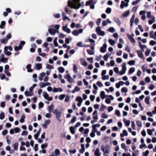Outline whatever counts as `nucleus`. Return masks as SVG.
<instances>
[{"instance_id": "f257e3e1", "label": "nucleus", "mask_w": 156, "mask_h": 156, "mask_svg": "<svg viewBox=\"0 0 156 156\" xmlns=\"http://www.w3.org/2000/svg\"><path fill=\"white\" fill-rule=\"evenodd\" d=\"M81 0H69V6L71 8L78 9L81 6L80 2Z\"/></svg>"}, {"instance_id": "f03ea898", "label": "nucleus", "mask_w": 156, "mask_h": 156, "mask_svg": "<svg viewBox=\"0 0 156 156\" xmlns=\"http://www.w3.org/2000/svg\"><path fill=\"white\" fill-rule=\"evenodd\" d=\"M38 79L40 81L43 80L44 82H47L48 80V77L46 76L45 73L42 72L38 76Z\"/></svg>"}, {"instance_id": "7ed1b4c3", "label": "nucleus", "mask_w": 156, "mask_h": 156, "mask_svg": "<svg viewBox=\"0 0 156 156\" xmlns=\"http://www.w3.org/2000/svg\"><path fill=\"white\" fill-rule=\"evenodd\" d=\"M101 150L103 152V155L105 154H109L110 152V146L107 145L104 146V145H102L101 146Z\"/></svg>"}, {"instance_id": "20e7f679", "label": "nucleus", "mask_w": 156, "mask_h": 156, "mask_svg": "<svg viewBox=\"0 0 156 156\" xmlns=\"http://www.w3.org/2000/svg\"><path fill=\"white\" fill-rule=\"evenodd\" d=\"M53 113L55 115L57 119L60 122H62L61 120L60 119L62 112L58 111L57 109H55L53 111Z\"/></svg>"}, {"instance_id": "39448f33", "label": "nucleus", "mask_w": 156, "mask_h": 156, "mask_svg": "<svg viewBox=\"0 0 156 156\" xmlns=\"http://www.w3.org/2000/svg\"><path fill=\"white\" fill-rule=\"evenodd\" d=\"M126 62H123V64L122 65V69L121 72H119V74L120 75H122L125 74L126 71V70L127 68L126 67Z\"/></svg>"}, {"instance_id": "423d86ee", "label": "nucleus", "mask_w": 156, "mask_h": 156, "mask_svg": "<svg viewBox=\"0 0 156 156\" xmlns=\"http://www.w3.org/2000/svg\"><path fill=\"white\" fill-rule=\"evenodd\" d=\"M96 31L97 34L100 36H104L105 34V32L101 30V28L99 26L96 28Z\"/></svg>"}, {"instance_id": "0eeeda50", "label": "nucleus", "mask_w": 156, "mask_h": 156, "mask_svg": "<svg viewBox=\"0 0 156 156\" xmlns=\"http://www.w3.org/2000/svg\"><path fill=\"white\" fill-rule=\"evenodd\" d=\"M25 42L24 41H21L20 42V44L18 46H16L14 48V50L16 51H18L19 50H21L22 48V45H24Z\"/></svg>"}, {"instance_id": "6e6552de", "label": "nucleus", "mask_w": 156, "mask_h": 156, "mask_svg": "<svg viewBox=\"0 0 156 156\" xmlns=\"http://www.w3.org/2000/svg\"><path fill=\"white\" fill-rule=\"evenodd\" d=\"M45 83L41 82L39 84V86L40 88H44L46 86H50L51 83L49 82H46Z\"/></svg>"}, {"instance_id": "1a4fd4ad", "label": "nucleus", "mask_w": 156, "mask_h": 156, "mask_svg": "<svg viewBox=\"0 0 156 156\" xmlns=\"http://www.w3.org/2000/svg\"><path fill=\"white\" fill-rule=\"evenodd\" d=\"M65 78L70 83H73L74 82V80L69 74L66 75L65 76Z\"/></svg>"}, {"instance_id": "9d476101", "label": "nucleus", "mask_w": 156, "mask_h": 156, "mask_svg": "<svg viewBox=\"0 0 156 156\" xmlns=\"http://www.w3.org/2000/svg\"><path fill=\"white\" fill-rule=\"evenodd\" d=\"M43 95L45 99L48 100V101H51L52 100V98L49 97L48 94L45 92H43Z\"/></svg>"}, {"instance_id": "9b49d317", "label": "nucleus", "mask_w": 156, "mask_h": 156, "mask_svg": "<svg viewBox=\"0 0 156 156\" xmlns=\"http://www.w3.org/2000/svg\"><path fill=\"white\" fill-rule=\"evenodd\" d=\"M51 122L50 120L47 119L45 121L44 124H42L41 125L43 126V128L45 129L47 128L48 125Z\"/></svg>"}, {"instance_id": "f8f14e48", "label": "nucleus", "mask_w": 156, "mask_h": 156, "mask_svg": "<svg viewBox=\"0 0 156 156\" xmlns=\"http://www.w3.org/2000/svg\"><path fill=\"white\" fill-rule=\"evenodd\" d=\"M107 45L106 44H104L103 46L101 48L100 51L102 53L106 52L107 48Z\"/></svg>"}, {"instance_id": "ddd939ff", "label": "nucleus", "mask_w": 156, "mask_h": 156, "mask_svg": "<svg viewBox=\"0 0 156 156\" xmlns=\"http://www.w3.org/2000/svg\"><path fill=\"white\" fill-rule=\"evenodd\" d=\"M63 91V89L61 87L54 88L52 89V92L54 93H56L58 92H62Z\"/></svg>"}, {"instance_id": "4468645a", "label": "nucleus", "mask_w": 156, "mask_h": 156, "mask_svg": "<svg viewBox=\"0 0 156 156\" xmlns=\"http://www.w3.org/2000/svg\"><path fill=\"white\" fill-rule=\"evenodd\" d=\"M63 30L66 32L67 33L69 34L71 33L70 29L67 26H64L62 27Z\"/></svg>"}, {"instance_id": "2eb2a0df", "label": "nucleus", "mask_w": 156, "mask_h": 156, "mask_svg": "<svg viewBox=\"0 0 156 156\" xmlns=\"http://www.w3.org/2000/svg\"><path fill=\"white\" fill-rule=\"evenodd\" d=\"M7 50V46H5L4 49V53L8 56H10L11 55L12 53L10 51H8Z\"/></svg>"}, {"instance_id": "dca6fc26", "label": "nucleus", "mask_w": 156, "mask_h": 156, "mask_svg": "<svg viewBox=\"0 0 156 156\" xmlns=\"http://www.w3.org/2000/svg\"><path fill=\"white\" fill-rule=\"evenodd\" d=\"M127 37L129 39L130 41L133 43H135V41L134 38L132 37V36L130 35L129 34H127Z\"/></svg>"}, {"instance_id": "f3484780", "label": "nucleus", "mask_w": 156, "mask_h": 156, "mask_svg": "<svg viewBox=\"0 0 156 156\" xmlns=\"http://www.w3.org/2000/svg\"><path fill=\"white\" fill-rule=\"evenodd\" d=\"M80 63L81 65L84 66H87L88 65L87 62L83 58H81L80 59Z\"/></svg>"}, {"instance_id": "a211bd4d", "label": "nucleus", "mask_w": 156, "mask_h": 156, "mask_svg": "<svg viewBox=\"0 0 156 156\" xmlns=\"http://www.w3.org/2000/svg\"><path fill=\"white\" fill-rule=\"evenodd\" d=\"M48 31L50 34L52 35H54L56 33V30L55 29L53 30L51 28H49Z\"/></svg>"}, {"instance_id": "6ab92c4d", "label": "nucleus", "mask_w": 156, "mask_h": 156, "mask_svg": "<svg viewBox=\"0 0 156 156\" xmlns=\"http://www.w3.org/2000/svg\"><path fill=\"white\" fill-rule=\"evenodd\" d=\"M128 5V4L127 3H125L123 1L121 2V4L120 5V8L121 9H123L124 7H127Z\"/></svg>"}, {"instance_id": "aec40b11", "label": "nucleus", "mask_w": 156, "mask_h": 156, "mask_svg": "<svg viewBox=\"0 0 156 156\" xmlns=\"http://www.w3.org/2000/svg\"><path fill=\"white\" fill-rule=\"evenodd\" d=\"M94 154L95 156H101V154L100 153V150L99 148L96 149Z\"/></svg>"}, {"instance_id": "412c9836", "label": "nucleus", "mask_w": 156, "mask_h": 156, "mask_svg": "<svg viewBox=\"0 0 156 156\" xmlns=\"http://www.w3.org/2000/svg\"><path fill=\"white\" fill-rule=\"evenodd\" d=\"M137 52L138 55L139 56L142 58V59H144V58L142 52L140 50H137Z\"/></svg>"}, {"instance_id": "4be33fe9", "label": "nucleus", "mask_w": 156, "mask_h": 156, "mask_svg": "<svg viewBox=\"0 0 156 156\" xmlns=\"http://www.w3.org/2000/svg\"><path fill=\"white\" fill-rule=\"evenodd\" d=\"M54 108V106L53 105H51L49 106L48 107V111L49 112H51L53 110Z\"/></svg>"}, {"instance_id": "5701e85b", "label": "nucleus", "mask_w": 156, "mask_h": 156, "mask_svg": "<svg viewBox=\"0 0 156 156\" xmlns=\"http://www.w3.org/2000/svg\"><path fill=\"white\" fill-rule=\"evenodd\" d=\"M105 91H101L100 93V96L102 99H104L106 97H107L108 96L105 95Z\"/></svg>"}, {"instance_id": "b1692460", "label": "nucleus", "mask_w": 156, "mask_h": 156, "mask_svg": "<svg viewBox=\"0 0 156 156\" xmlns=\"http://www.w3.org/2000/svg\"><path fill=\"white\" fill-rule=\"evenodd\" d=\"M18 143L17 142L15 143L12 145V147L15 151H17L18 149Z\"/></svg>"}, {"instance_id": "393cba45", "label": "nucleus", "mask_w": 156, "mask_h": 156, "mask_svg": "<svg viewBox=\"0 0 156 156\" xmlns=\"http://www.w3.org/2000/svg\"><path fill=\"white\" fill-rule=\"evenodd\" d=\"M130 11L129 10H127L123 14L122 16L124 17L127 16L130 14Z\"/></svg>"}, {"instance_id": "a878e982", "label": "nucleus", "mask_w": 156, "mask_h": 156, "mask_svg": "<svg viewBox=\"0 0 156 156\" xmlns=\"http://www.w3.org/2000/svg\"><path fill=\"white\" fill-rule=\"evenodd\" d=\"M41 132V129H39L37 132L36 134L34 135V136L35 139L37 140L38 137Z\"/></svg>"}, {"instance_id": "bb28decb", "label": "nucleus", "mask_w": 156, "mask_h": 156, "mask_svg": "<svg viewBox=\"0 0 156 156\" xmlns=\"http://www.w3.org/2000/svg\"><path fill=\"white\" fill-rule=\"evenodd\" d=\"M31 66L30 64L28 65L27 67L26 68L27 69V71L28 72H31L33 71V69L30 68Z\"/></svg>"}, {"instance_id": "cd10ccee", "label": "nucleus", "mask_w": 156, "mask_h": 156, "mask_svg": "<svg viewBox=\"0 0 156 156\" xmlns=\"http://www.w3.org/2000/svg\"><path fill=\"white\" fill-rule=\"evenodd\" d=\"M139 46L141 49L143 51H144V48H145L146 47V46L144 45H143L139 41Z\"/></svg>"}, {"instance_id": "c85d7f7f", "label": "nucleus", "mask_w": 156, "mask_h": 156, "mask_svg": "<svg viewBox=\"0 0 156 156\" xmlns=\"http://www.w3.org/2000/svg\"><path fill=\"white\" fill-rule=\"evenodd\" d=\"M35 66L36 69L37 70H40L42 68V65L40 63H37L36 64Z\"/></svg>"}, {"instance_id": "c756f323", "label": "nucleus", "mask_w": 156, "mask_h": 156, "mask_svg": "<svg viewBox=\"0 0 156 156\" xmlns=\"http://www.w3.org/2000/svg\"><path fill=\"white\" fill-rule=\"evenodd\" d=\"M24 94L27 96H32V93L31 92H30L28 91H26L24 92Z\"/></svg>"}, {"instance_id": "7c9ffc66", "label": "nucleus", "mask_w": 156, "mask_h": 156, "mask_svg": "<svg viewBox=\"0 0 156 156\" xmlns=\"http://www.w3.org/2000/svg\"><path fill=\"white\" fill-rule=\"evenodd\" d=\"M81 149L80 150V152L81 153H83L85 151L84 145L83 144L81 145Z\"/></svg>"}, {"instance_id": "2f4dec72", "label": "nucleus", "mask_w": 156, "mask_h": 156, "mask_svg": "<svg viewBox=\"0 0 156 156\" xmlns=\"http://www.w3.org/2000/svg\"><path fill=\"white\" fill-rule=\"evenodd\" d=\"M73 72L75 73H76L78 72L77 66L76 64H74L73 65Z\"/></svg>"}, {"instance_id": "473e14b6", "label": "nucleus", "mask_w": 156, "mask_h": 156, "mask_svg": "<svg viewBox=\"0 0 156 156\" xmlns=\"http://www.w3.org/2000/svg\"><path fill=\"white\" fill-rule=\"evenodd\" d=\"M8 61L7 58H1L0 59V62H2L4 63H6Z\"/></svg>"}, {"instance_id": "72a5a7b5", "label": "nucleus", "mask_w": 156, "mask_h": 156, "mask_svg": "<svg viewBox=\"0 0 156 156\" xmlns=\"http://www.w3.org/2000/svg\"><path fill=\"white\" fill-rule=\"evenodd\" d=\"M135 70V68L132 67L129 70V73L130 74H131L133 73Z\"/></svg>"}, {"instance_id": "f704fd0d", "label": "nucleus", "mask_w": 156, "mask_h": 156, "mask_svg": "<svg viewBox=\"0 0 156 156\" xmlns=\"http://www.w3.org/2000/svg\"><path fill=\"white\" fill-rule=\"evenodd\" d=\"M154 31H151L150 32V37L154 39H156V37L154 36L153 35Z\"/></svg>"}, {"instance_id": "c9c22d12", "label": "nucleus", "mask_w": 156, "mask_h": 156, "mask_svg": "<svg viewBox=\"0 0 156 156\" xmlns=\"http://www.w3.org/2000/svg\"><path fill=\"white\" fill-rule=\"evenodd\" d=\"M73 34L75 36H77L79 34V32L78 30H75L73 31Z\"/></svg>"}, {"instance_id": "e433bc0d", "label": "nucleus", "mask_w": 156, "mask_h": 156, "mask_svg": "<svg viewBox=\"0 0 156 156\" xmlns=\"http://www.w3.org/2000/svg\"><path fill=\"white\" fill-rule=\"evenodd\" d=\"M76 100L79 102H82L83 101L82 98L80 97H77L76 98Z\"/></svg>"}, {"instance_id": "4c0bfd02", "label": "nucleus", "mask_w": 156, "mask_h": 156, "mask_svg": "<svg viewBox=\"0 0 156 156\" xmlns=\"http://www.w3.org/2000/svg\"><path fill=\"white\" fill-rule=\"evenodd\" d=\"M80 90V88L76 86V87L72 91L73 93H75L76 91H79Z\"/></svg>"}, {"instance_id": "58836bf2", "label": "nucleus", "mask_w": 156, "mask_h": 156, "mask_svg": "<svg viewBox=\"0 0 156 156\" xmlns=\"http://www.w3.org/2000/svg\"><path fill=\"white\" fill-rule=\"evenodd\" d=\"M8 40L5 38L0 39V41L2 43L6 44L8 42Z\"/></svg>"}, {"instance_id": "ea45409f", "label": "nucleus", "mask_w": 156, "mask_h": 156, "mask_svg": "<svg viewBox=\"0 0 156 156\" xmlns=\"http://www.w3.org/2000/svg\"><path fill=\"white\" fill-rule=\"evenodd\" d=\"M58 70L59 72L61 73H63L64 72L65 69L63 67H60L58 68Z\"/></svg>"}, {"instance_id": "a19ab883", "label": "nucleus", "mask_w": 156, "mask_h": 156, "mask_svg": "<svg viewBox=\"0 0 156 156\" xmlns=\"http://www.w3.org/2000/svg\"><path fill=\"white\" fill-rule=\"evenodd\" d=\"M136 124L137 126L140 127H141L142 126V123L140 121H136Z\"/></svg>"}, {"instance_id": "79ce46f5", "label": "nucleus", "mask_w": 156, "mask_h": 156, "mask_svg": "<svg viewBox=\"0 0 156 156\" xmlns=\"http://www.w3.org/2000/svg\"><path fill=\"white\" fill-rule=\"evenodd\" d=\"M106 107L104 105H102L99 109L100 111H103L104 110L106 109Z\"/></svg>"}, {"instance_id": "37998d69", "label": "nucleus", "mask_w": 156, "mask_h": 156, "mask_svg": "<svg viewBox=\"0 0 156 156\" xmlns=\"http://www.w3.org/2000/svg\"><path fill=\"white\" fill-rule=\"evenodd\" d=\"M108 41L110 43V44L112 45H114L115 44V41L114 40H113L112 39H109L108 40Z\"/></svg>"}, {"instance_id": "c03bdc74", "label": "nucleus", "mask_w": 156, "mask_h": 156, "mask_svg": "<svg viewBox=\"0 0 156 156\" xmlns=\"http://www.w3.org/2000/svg\"><path fill=\"white\" fill-rule=\"evenodd\" d=\"M110 56V55L108 54L105 55L104 56V60L106 61H107L108 60V58Z\"/></svg>"}, {"instance_id": "a18cd8bd", "label": "nucleus", "mask_w": 156, "mask_h": 156, "mask_svg": "<svg viewBox=\"0 0 156 156\" xmlns=\"http://www.w3.org/2000/svg\"><path fill=\"white\" fill-rule=\"evenodd\" d=\"M68 5H69L68 4ZM69 7H70L69 5H68V6H66L65 8V12H66L68 14H70V13H69Z\"/></svg>"}, {"instance_id": "49530a36", "label": "nucleus", "mask_w": 156, "mask_h": 156, "mask_svg": "<svg viewBox=\"0 0 156 156\" xmlns=\"http://www.w3.org/2000/svg\"><path fill=\"white\" fill-rule=\"evenodd\" d=\"M135 61L132 60L129 61L128 63V64L129 65L132 66L135 63Z\"/></svg>"}, {"instance_id": "de8ad7c7", "label": "nucleus", "mask_w": 156, "mask_h": 156, "mask_svg": "<svg viewBox=\"0 0 156 156\" xmlns=\"http://www.w3.org/2000/svg\"><path fill=\"white\" fill-rule=\"evenodd\" d=\"M115 114L118 116H120L121 115L120 111L118 110H116L115 112Z\"/></svg>"}, {"instance_id": "09e8293b", "label": "nucleus", "mask_w": 156, "mask_h": 156, "mask_svg": "<svg viewBox=\"0 0 156 156\" xmlns=\"http://www.w3.org/2000/svg\"><path fill=\"white\" fill-rule=\"evenodd\" d=\"M66 97V95L65 94H63L60 95L59 97V99L61 100H63L65 97Z\"/></svg>"}, {"instance_id": "8fccbe9b", "label": "nucleus", "mask_w": 156, "mask_h": 156, "mask_svg": "<svg viewBox=\"0 0 156 156\" xmlns=\"http://www.w3.org/2000/svg\"><path fill=\"white\" fill-rule=\"evenodd\" d=\"M25 118V117L24 115H23L21 116V119L20 120V122L21 123H23L24 122V119Z\"/></svg>"}, {"instance_id": "3c124183", "label": "nucleus", "mask_w": 156, "mask_h": 156, "mask_svg": "<svg viewBox=\"0 0 156 156\" xmlns=\"http://www.w3.org/2000/svg\"><path fill=\"white\" fill-rule=\"evenodd\" d=\"M5 21H2L1 24L0 25V28L1 29H3V27H4L5 25Z\"/></svg>"}, {"instance_id": "603ef678", "label": "nucleus", "mask_w": 156, "mask_h": 156, "mask_svg": "<svg viewBox=\"0 0 156 156\" xmlns=\"http://www.w3.org/2000/svg\"><path fill=\"white\" fill-rule=\"evenodd\" d=\"M5 118V114L3 112H1L0 114V119L2 120Z\"/></svg>"}, {"instance_id": "864d4df0", "label": "nucleus", "mask_w": 156, "mask_h": 156, "mask_svg": "<svg viewBox=\"0 0 156 156\" xmlns=\"http://www.w3.org/2000/svg\"><path fill=\"white\" fill-rule=\"evenodd\" d=\"M12 37V35L11 33L8 34L6 36L5 38L8 40L9 39H10Z\"/></svg>"}, {"instance_id": "5fc2aeb1", "label": "nucleus", "mask_w": 156, "mask_h": 156, "mask_svg": "<svg viewBox=\"0 0 156 156\" xmlns=\"http://www.w3.org/2000/svg\"><path fill=\"white\" fill-rule=\"evenodd\" d=\"M55 153V155H59L60 154V152L59 150L58 149H56L54 151Z\"/></svg>"}, {"instance_id": "6e6d98bb", "label": "nucleus", "mask_w": 156, "mask_h": 156, "mask_svg": "<svg viewBox=\"0 0 156 156\" xmlns=\"http://www.w3.org/2000/svg\"><path fill=\"white\" fill-rule=\"evenodd\" d=\"M131 124L133 129L135 130L136 129L134 122L133 121H131Z\"/></svg>"}, {"instance_id": "4d7b16f0", "label": "nucleus", "mask_w": 156, "mask_h": 156, "mask_svg": "<svg viewBox=\"0 0 156 156\" xmlns=\"http://www.w3.org/2000/svg\"><path fill=\"white\" fill-rule=\"evenodd\" d=\"M70 131L71 133L72 134H74L75 133V131L74 130V127H73L71 126L70 127Z\"/></svg>"}, {"instance_id": "13d9d810", "label": "nucleus", "mask_w": 156, "mask_h": 156, "mask_svg": "<svg viewBox=\"0 0 156 156\" xmlns=\"http://www.w3.org/2000/svg\"><path fill=\"white\" fill-rule=\"evenodd\" d=\"M37 86L36 84H34L30 88L29 90L30 92H32L34 88Z\"/></svg>"}, {"instance_id": "bf43d9fd", "label": "nucleus", "mask_w": 156, "mask_h": 156, "mask_svg": "<svg viewBox=\"0 0 156 156\" xmlns=\"http://www.w3.org/2000/svg\"><path fill=\"white\" fill-rule=\"evenodd\" d=\"M101 117L103 118L107 119L108 118V116L105 113H103L101 115Z\"/></svg>"}, {"instance_id": "052dcab7", "label": "nucleus", "mask_w": 156, "mask_h": 156, "mask_svg": "<svg viewBox=\"0 0 156 156\" xmlns=\"http://www.w3.org/2000/svg\"><path fill=\"white\" fill-rule=\"evenodd\" d=\"M109 77L108 75L102 77V79L103 80H108L109 79Z\"/></svg>"}, {"instance_id": "680f3d73", "label": "nucleus", "mask_w": 156, "mask_h": 156, "mask_svg": "<svg viewBox=\"0 0 156 156\" xmlns=\"http://www.w3.org/2000/svg\"><path fill=\"white\" fill-rule=\"evenodd\" d=\"M112 11V9L110 8H107L106 10V12L108 14H109L111 13Z\"/></svg>"}, {"instance_id": "e2e57ef3", "label": "nucleus", "mask_w": 156, "mask_h": 156, "mask_svg": "<svg viewBox=\"0 0 156 156\" xmlns=\"http://www.w3.org/2000/svg\"><path fill=\"white\" fill-rule=\"evenodd\" d=\"M151 52V50L149 49H147V50L146 51L145 54L147 56H148L149 55Z\"/></svg>"}, {"instance_id": "0e129e2a", "label": "nucleus", "mask_w": 156, "mask_h": 156, "mask_svg": "<svg viewBox=\"0 0 156 156\" xmlns=\"http://www.w3.org/2000/svg\"><path fill=\"white\" fill-rule=\"evenodd\" d=\"M108 31L111 32H113L115 31V29L113 27H110L108 29Z\"/></svg>"}, {"instance_id": "69168bd1", "label": "nucleus", "mask_w": 156, "mask_h": 156, "mask_svg": "<svg viewBox=\"0 0 156 156\" xmlns=\"http://www.w3.org/2000/svg\"><path fill=\"white\" fill-rule=\"evenodd\" d=\"M121 91L123 92L126 93L128 90L125 87H123L121 89Z\"/></svg>"}, {"instance_id": "338daca9", "label": "nucleus", "mask_w": 156, "mask_h": 156, "mask_svg": "<svg viewBox=\"0 0 156 156\" xmlns=\"http://www.w3.org/2000/svg\"><path fill=\"white\" fill-rule=\"evenodd\" d=\"M47 144L46 143H44L42 144L41 146V149H43L44 148H46L47 147Z\"/></svg>"}, {"instance_id": "774afa93", "label": "nucleus", "mask_w": 156, "mask_h": 156, "mask_svg": "<svg viewBox=\"0 0 156 156\" xmlns=\"http://www.w3.org/2000/svg\"><path fill=\"white\" fill-rule=\"evenodd\" d=\"M149 151L148 150L146 151L145 152H143V156H147L149 154Z\"/></svg>"}]
</instances>
